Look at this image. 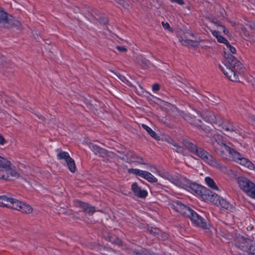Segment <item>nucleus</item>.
Instances as JSON below:
<instances>
[{
  "mask_svg": "<svg viewBox=\"0 0 255 255\" xmlns=\"http://www.w3.org/2000/svg\"><path fill=\"white\" fill-rule=\"evenodd\" d=\"M195 154L205 162L213 167L218 169H221L222 168V164L214 157L212 155L202 148L199 147Z\"/></svg>",
  "mask_w": 255,
  "mask_h": 255,
  "instance_id": "nucleus-6",
  "label": "nucleus"
},
{
  "mask_svg": "<svg viewBox=\"0 0 255 255\" xmlns=\"http://www.w3.org/2000/svg\"><path fill=\"white\" fill-rule=\"evenodd\" d=\"M3 160H6V159L2 158L1 159V161H0V175H5L7 174V171H4L5 168H4V165H3L1 163H3ZM0 179H2V178L0 177Z\"/></svg>",
  "mask_w": 255,
  "mask_h": 255,
  "instance_id": "nucleus-36",
  "label": "nucleus"
},
{
  "mask_svg": "<svg viewBox=\"0 0 255 255\" xmlns=\"http://www.w3.org/2000/svg\"><path fill=\"white\" fill-rule=\"evenodd\" d=\"M169 142L174 146L176 147L178 152L181 151L182 150V147L180 146L178 143L175 142L174 140L171 139L169 141Z\"/></svg>",
  "mask_w": 255,
  "mask_h": 255,
  "instance_id": "nucleus-38",
  "label": "nucleus"
},
{
  "mask_svg": "<svg viewBox=\"0 0 255 255\" xmlns=\"http://www.w3.org/2000/svg\"><path fill=\"white\" fill-rule=\"evenodd\" d=\"M100 253L103 255H113L115 253V251L112 248L103 247L100 249Z\"/></svg>",
  "mask_w": 255,
  "mask_h": 255,
  "instance_id": "nucleus-27",
  "label": "nucleus"
},
{
  "mask_svg": "<svg viewBox=\"0 0 255 255\" xmlns=\"http://www.w3.org/2000/svg\"><path fill=\"white\" fill-rule=\"evenodd\" d=\"M202 116V118L201 119H203L206 123L204 124L210 126L211 128V126L212 124L217 125L218 121H219L218 118L221 117L220 116H216L215 114L211 111H205L202 114H201ZM211 128H210V130Z\"/></svg>",
  "mask_w": 255,
  "mask_h": 255,
  "instance_id": "nucleus-10",
  "label": "nucleus"
},
{
  "mask_svg": "<svg viewBox=\"0 0 255 255\" xmlns=\"http://www.w3.org/2000/svg\"><path fill=\"white\" fill-rule=\"evenodd\" d=\"M14 198L5 195L0 196V207L10 208Z\"/></svg>",
  "mask_w": 255,
  "mask_h": 255,
  "instance_id": "nucleus-17",
  "label": "nucleus"
},
{
  "mask_svg": "<svg viewBox=\"0 0 255 255\" xmlns=\"http://www.w3.org/2000/svg\"><path fill=\"white\" fill-rule=\"evenodd\" d=\"M226 46L227 47V48L229 49V50L230 51V52L233 53V54H235L236 53V50L235 49V47H233L231 45H230V44L229 43V42H228L227 44H226Z\"/></svg>",
  "mask_w": 255,
  "mask_h": 255,
  "instance_id": "nucleus-42",
  "label": "nucleus"
},
{
  "mask_svg": "<svg viewBox=\"0 0 255 255\" xmlns=\"http://www.w3.org/2000/svg\"><path fill=\"white\" fill-rule=\"evenodd\" d=\"M170 0L172 2H175L180 5H183L184 4V2L183 0Z\"/></svg>",
  "mask_w": 255,
  "mask_h": 255,
  "instance_id": "nucleus-48",
  "label": "nucleus"
},
{
  "mask_svg": "<svg viewBox=\"0 0 255 255\" xmlns=\"http://www.w3.org/2000/svg\"><path fill=\"white\" fill-rule=\"evenodd\" d=\"M184 204H182L180 201L174 202L170 205L171 208L177 212H178L181 214L183 211L184 210L183 208H185Z\"/></svg>",
  "mask_w": 255,
  "mask_h": 255,
  "instance_id": "nucleus-18",
  "label": "nucleus"
},
{
  "mask_svg": "<svg viewBox=\"0 0 255 255\" xmlns=\"http://www.w3.org/2000/svg\"><path fill=\"white\" fill-rule=\"evenodd\" d=\"M11 209L25 214H30L33 212V208L31 206L16 199H14Z\"/></svg>",
  "mask_w": 255,
  "mask_h": 255,
  "instance_id": "nucleus-9",
  "label": "nucleus"
},
{
  "mask_svg": "<svg viewBox=\"0 0 255 255\" xmlns=\"http://www.w3.org/2000/svg\"><path fill=\"white\" fill-rule=\"evenodd\" d=\"M160 89V85L157 83H155L152 85V90L154 91H158Z\"/></svg>",
  "mask_w": 255,
  "mask_h": 255,
  "instance_id": "nucleus-47",
  "label": "nucleus"
},
{
  "mask_svg": "<svg viewBox=\"0 0 255 255\" xmlns=\"http://www.w3.org/2000/svg\"><path fill=\"white\" fill-rule=\"evenodd\" d=\"M183 114V119L191 125L206 133L210 132V127L202 121V116L200 113L195 110L190 109Z\"/></svg>",
  "mask_w": 255,
  "mask_h": 255,
  "instance_id": "nucleus-2",
  "label": "nucleus"
},
{
  "mask_svg": "<svg viewBox=\"0 0 255 255\" xmlns=\"http://www.w3.org/2000/svg\"><path fill=\"white\" fill-rule=\"evenodd\" d=\"M96 212L95 208L94 206H91L89 205L88 208L87 209V210L85 213H86L88 214H93L94 213Z\"/></svg>",
  "mask_w": 255,
  "mask_h": 255,
  "instance_id": "nucleus-40",
  "label": "nucleus"
},
{
  "mask_svg": "<svg viewBox=\"0 0 255 255\" xmlns=\"http://www.w3.org/2000/svg\"><path fill=\"white\" fill-rule=\"evenodd\" d=\"M141 254H142V255H154V254L149 252L146 249H142V250H141Z\"/></svg>",
  "mask_w": 255,
  "mask_h": 255,
  "instance_id": "nucleus-45",
  "label": "nucleus"
},
{
  "mask_svg": "<svg viewBox=\"0 0 255 255\" xmlns=\"http://www.w3.org/2000/svg\"><path fill=\"white\" fill-rule=\"evenodd\" d=\"M0 24H2L4 27L10 28L12 27L16 28L18 29H22L21 23L15 19L12 16L4 11L3 9L0 7Z\"/></svg>",
  "mask_w": 255,
  "mask_h": 255,
  "instance_id": "nucleus-3",
  "label": "nucleus"
},
{
  "mask_svg": "<svg viewBox=\"0 0 255 255\" xmlns=\"http://www.w3.org/2000/svg\"><path fill=\"white\" fill-rule=\"evenodd\" d=\"M127 162L129 163H133L134 164H144L146 163L144 162V159L137 155L135 153L133 152H129L127 153Z\"/></svg>",
  "mask_w": 255,
  "mask_h": 255,
  "instance_id": "nucleus-12",
  "label": "nucleus"
},
{
  "mask_svg": "<svg viewBox=\"0 0 255 255\" xmlns=\"http://www.w3.org/2000/svg\"><path fill=\"white\" fill-rule=\"evenodd\" d=\"M183 209L181 215L190 218L195 225L203 229L208 228V224L205 220L189 207L185 205V208H183Z\"/></svg>",
  "mask_w": 255,
  "mask_h": 255,
  "instance_id": "nucleus-5",
  "label": "nucleus"
},
{
  "mask_svg": "<svg viewBox=\"0 0 255 255\" xmlns=\"http://www.w3.org/2000/svg\"><path fill=\"white\" fill-rule=\"evenodd\" d=\"M131 189L134 195L138 197L145 198L147 195V191L142 189L136 183L132 184Z\"/></svg>",
  "mask_w": 255,
  "mask_h": 255,
  "instance_id": "nucleus-16",
  "label": "nucleus"
},
{
  "mask_svg": "<svg viewBox=\"0 0 255 255\" xmlns=\"http://www.w3.org/2000/svg\"><path fill=\"white\" fill-rule=\"evenodd\" d=\"M248 253L250 255H255V243H253L250 245Z\"/></svg>",
  "mask_w": 255,
  "mask_h": 255,
  "instance_id": "nucleus-39",
  "label": "nucleus"
},
{
  "mask_svg": "<svg viewBox=\"0 0 255 255\" xmlns=\"http://www.w3.org/2000/svg\"><path fill=\"white\" fill-rule=\"evenodd\" d=\"M77 205L82 209L83 212H85L89 206V204L87 203L77 200L76 201Z\"/></svg>",
  "mask_w": 255,
  "mask_h": 255,
  "instance_id": "nucleus-33",
  "label": "nucleus"
},
{
  "mask_svg": "<svg viewBox=\"0 0 255 255\" xmlns=\"http://www.w3.org/2000/svg\"><path fill=\"white\" fill-rule=\"evenodd\" d=\"M1 164L4 166V171H7L6 175H0V177H1L3 180L11 181L15 178H18L19 177L18 172L10 166V161L7 160H3V163H1Z\"/></svg>",
  "mask_w": 255,
  "mask_h": 255,
  "instance_id": "nucleus-8",
  "label": "nucleus"
},
{
  "mask_svg": "<svg viewBox=\"0 0 255 255\" xmlns=\"http://www.w3.org/2000/svg\"><path fill=\"white\" fill-rule=\"evenodd\" d=\"M57 151L58 152L57 157L59 160L64 159L66 162L70 158H71L69 154L66 151H62L59 149H57Z\"/></svg>",
  "mask_w": 255,
  "mask_h": 255,
  "instance_id": "nucleus-23",
  "label": "nucleus"
},
{
  "mask_svg": "<svg viewBox=\"0 0 255 255\" xmlns=\"http://www.w3.org/2000/svg\"><path fill=\"white\" fill-rule=\"evenodd\" d=\"M250 196L255 198V184H254L251 190L248 194Z\"/></svg>",
  "mask_w": 255,
  "mask_h": 255,
  "instance_id": "nucleus-41",
  "label": "nucleus"
},
{
  "mask_svg": "<svg viewBox=\"0 0 255 255\" xmlns=\"http://www.w3.org/2000/svg\"><path fill=\"white\" fill-rule=\"evenodd\" d=\"M162 25L165 29H168L170 31H172V29L170 27V25L168 23H164V22H162Z\"/></svg>",
  "mask_w": 255,
  "mask_h": 255,
  "instance_id": "nucleus-43",
  "label": "nucleus"
},
{
  "mask_svg": "<svg viewBox=\"0 0 255 255\" xmlns=\"http://www.w3.org/2000/svg\"><path fill=\"white\" fill-rule=\"evenodd\" d=\"M142 127L148 132V133L153 138L157 140H160V136L157 135L155 131L147 126L142 124Z\"/></svg>",
  "mask_w": 255,
  "mask_h": 255,
  "instance_id": "nucleus-24",
  "label": "nucleus"
},
{
  "mask_svg": "<svg viewBox=\"0 0 255 255\" xmlns=\"http://www.w3.org/2000/svg\"><path fill=\"white\" fill-rule=\"evenodd\" d=\"M250 26L251 28L254 29L255 30V23H252L250 25Z\"/></svg>",
  "mask_w": 255,
  "mask_h": 255,
  "instance_id": "nucleus-52",
  "label": "nucleus"
},
{
  "mask_svg": "<svg viewBox=\"0 0 255 255\" xmlns=\"http://www.w3.org/2000/svg\"><path fill=\"white\" fill-rule=\"evenodd\" d=\"M66 163L70 172L73 173H75L76 170V166L74 159L71 157L66 161Z\"/></svg>",
  "mask_w": 255,
  "mask_h": 255,
  "instance_id": "nucleus-25",
  "label": "nucleus"
},
{
  "mask_svg": "<svg viewBox=\"0 0 255 255\" xmlns=\"http://www.w3.org/2000/svg\"><path fill=\"white\" fill-rule=\"evenodd\" d=\"M141 177L145 179L150 182L154 183L157 181V179L153 175L150 173L145 171H143Z\"/></svg>",
  "mask_w": 255,
  "mask_h": 255,
  "instance_id": "nucleus-21",
  "label": "nucleus"
},
{
  "mask_svg": "<svg viewBox=\"0 0 255 255\" xmlns=\"http://www.w3.org/2000/svg\"><path fill=\"white\" fill-rule=\"evenodd\" d=\"M107 22V20L106 19L104 22V24H106Z\"/></svg>",
  "mask_w": 255,
  "mask_h": 255,
  "instance_id": "nucleus-53",
  "label": "nucleus"
},
{
  "mask_svg": "<svg viewBox=\"0 0 255 255\" xmlns=\"http://www.w3.org/2000/svg\"><path fill=\"white\" fill-rule=\"evenodd\" d=\"M217 142V145L216 146V152L218 154L223 157H225L228 154L229 157L231 158L235 155H238L237 151L233 148L226 144L223 142Z\"/></svg>",
  "mask_w": 255,
  "mask_h": 255,
  "instance_id": "nucleus-7",
  "label": "nucleus"
},
{
  "mask_svg": "<svg viewBox=\"0 0 255 255\" xmlns=\"http://www.w3.org/2000/svg\"><path fill=\"white\" fill-rule=\"evenodd\" d=\"M128 172L129 174H133L134 175L141 177L143 171L138 169L129 168L128 170Z\"/></svg>",
  "mask_w": 255,
  "mask_h": 255,
  "instance_id": "nucleus-34",
  "label": "nucleus"
},
{
  "mask_svg": "<svg viewBox=\"0 0 255 255\" xmlns=\"http://www.w3.org/2000/svg\"><path fill=\"white\" fill-rule=\"evenodd\" d=\"M3 157H1V156H0V161H1V159Z\"/></svg>",
  "mask_w": 255,
  "mask_h": 255,
  "instance_id": "nucleus-54",
  "label": "nucleus"
},
{
  "mask_svg": "<svg viewBox=\"0 0 255 255\" xmlns=\"http://www.w3.org/2000/svg\"><path fill=\"white\" fill-rule=\"evenodd\" d=\"M237 154L238 155H234V156H233V158H232L233 160L236 161L242 165L248 167L249 169H252L254 168L253 163L248 159L243 157L242 155L238 151H237Z\"/></svg>",
  "mask_w": 255,
  "mask_h": 255,
  "instance_id": "nucleus-13",
  "label": "nucleus"
},
{
  "mask_svg": "<svg viewBox=\"0 0 255 255\" xmlns=\"http://www.w3.org/2000/svg\"><path fill=\"white\" fill-rule=\"evenodd\" d=\"M5 57L1 54H0V68H2L5 62Z\"/></svg>",
  "mask_w": 255,
  "mask_h": 255,
  "instance_id": "nucleus-44",
  "label": "nucleus"
},
{
  "mask_svg": "<svg viewBox=\"0 0 255 255\" xmlns=\"http://www.w3.org/2000/svg\"><path fill=\"white\" fill-rule=\"evenodd\" d=\"M109 240L113 244H117L118 246L123 245V242L116 237H110Z\"/></svg>",
  "mask_w": 255,
  "mask_h": 255,
  "instance_id": "nucleus-35",
  "label": "nucleus"
},
{
  "mask_svg": "<svg viewBox=\"0 0 255 255\" xmlns=\"http://www.w3.org/2000/svg\"><path fill=\"white\" fill-rule=\"evenodd\" d=\"M215 23L217 25V26H220V27H222V30H223V32H224L225 34H226V32L227 33V32H228V31L226 30V27H225V26L224 25H221V24H219V23H218V22H216Z\"/></svg>",
  "mask_w": 255,
  "mask_h": 255,
  "instance_id": "nucleus-49",
  "label": "nucleus"
},
{
  "mask_svg": "<svg viewBox=\"0 0 255 255\" xmlns=\"http://www.w3.org/2000/svg\"><path fill=\"white\" fill-rule=\"evenodd\" d=\"M253 243L249 239L244 237H240L236 240V246L241 250L249 252V248L251 244Z\"/></svg>",
  "mask_w": 255,
  "mask_h": 255,
  "instance_id": "nucleus-15",
  "label": "nucleus"
},
{
  "mask_svg": "<svg viewBox=\"0 0 255 255\" xmlns=\"http://www.w3.org/2000/svg\"><path fill=\"white\" fill-rule=\"evenodd\" d=\"M195 192L197 194L199 195L203 200L210 201L216 206H218V204H219L221 199V197L217 194L213 193L208 189L201 186H197Z\"/></svg>",
  "mask_w": 255,
  "mask_h": 255,
  "instance_id": "nucleus-4",
  "label": "nucleus"
},
{
  "mask_svg": "<svg viewBox=\"0 0 255 255\" xmlns=\"http://www.w3.org/2000/svg\"><path fill=\"white\" fill-rule=\"evenodd\" d=\"M132 253L136 255H142V254H141V251L139 252H137L136 251H133Z\"/></svg>",
  "mask_w": 255,
  "mask_h": 255,
  "instance_id": "nucleus-51",
  "label": "nucleus"
},
{
  "mask_svg": "<svg viewBox=\"0 0 255 255\" xmlns=\"http://www.w3.org/2000/svg\"><path fill=\"white\" fill-rule=\"evenodd\" d=\"M92 148L96 154H99L100 156H104L107 154L106 150L96 145L92 144Z\"/></svg>",
  "mask_w": 255,
  "mask_h": 255,
  "instance_id": "nucleus-22",
  "label": "nucleus"
},
{
  "mask_svg": "<svg viewBox=\"0 0 255 255\" xmlns=\"http://www.w3.org/2000/svg\"><path fill=\"white\" fill-rule=\"evenodd\" d=\"M6 142V140L0 134V145H3Z\"/></svg>",
  "mask_w": 255,
  "mask_h": 255,
  "instance_id": "nucleus-50",
  "label": "nucleus"
},
{
  "mask_svg": "<svg viewBox=\"0 0 255 255\" xmlns=\"http://www.w3.org/2000/svg\"><path fill=\"white\" fill-rule=\"evenodd\" d=\"M168 179L177 186H181L182 185V182L177 176H169Z\"/></svg>",
  "mask_w": 255,
  "mask_h": 255,
  "instance_id": "nucleus-32",
  "label": "nucleus"
},
{
  "mask_svg": "<svg viewBox=\"0 0 255 255\" xmlns=\"http://www.w3.org/2000/svg\"><path fill=\"white\" fill-rule=\"evenodd\" d=\"M157 238L161 240L165 241L168 239V235L160 231V233H159V235L158 236Z\"/></svg>",
  "mask_w": 255,
  "mask_h": 255,
  "instance_id": "nucleus-37",
  "label": "nucleus"
},
{
  "mask_svg": "<svg viewBox=\"0 0 255 255\" xmlns=\"http://www.w3.org/2000/svg\"><path fill=\"white\" fill-rule=\"evenodd\" d=\"M205 181L207 185L212 189L216 190H218V187L214 182V180L211 178L208 177H206Z\"/></svg>",
  "mask_w": 255,
  "mask_h": 255,
  "instance_id": "nucleus-29",
  "label": "nucleus"
},
{
  "mask_svg": "<svg viewBox=\"0 0 255 255\" xmlns=\"http://www.w3.org/2000/svg\"><path fill=\"white\" fill-rule=\"evenodd\" d=\"M217 206H221L223 208L228 210H231L232 209V205L228 202L222 198Z\"/></svg>",
  "mask_w": 255,
  "mask_h": 255,
  "instance_id": "nucleus-30",
  "label": "nucleus"
},
{
  "mask_svg": "<svg viewBox=\"0 0 255 255\" xmlns=\"http://www.w3.org/2000/svg\"><path fill=\"white\" fill-rule=\"evenodd\" d=\"M147 229L151 234L155 236L158 237L159 235V233H160L161 230L157 228L148 226Z\"/></svg>",
  "mask_w": 255,
  "mask_h": 255,
  "instance_id": "nucleus-31",
  "label": "nucleus"
},
{
  "mask_svg": "<svg viewBox=\"0 0 255 255\" xmlns=\"http://www.w3.org/2000/svg\"><path fill=\"white\" fill-rule=\"evenodd\" d=\"M219 68L230 80L234 82L239 80V74L244 73L245 70L242 63L231 54H227L224 65H220Z\"/></svg>",
  "mask_w": 255,
  "mask_h": 255,
  "instance_id": "nucleus-1",
  "label": "nucleus"
},
{
  "mask_svg": "<svg viewBox=\"0 0 255 255\" xmlns=\"http://www.w3.org/2000/svg\"><path fill=\"white\" fill-rule=\"evenodd\" d=\"M211 32L213 36H214L217 39L218 42L224 43L226 45L229 42V41L225 38L223 37L222 36L219 34L218 31L216 30H212Z\"/></svg>",
  "mask_w": 255,
  "mask_h": 255,
  "instance_id": "nucleus-26",
  "label": "nucleus"
},
{
  "mask_svg": "<svg viewBox=\"0 0 255 255\" xmlns=\"http://www.w3.org/2000/svg\"><path fill=\"white\" fill-rule=\"evenodd\" d=\"M219 121L217 125L221 126L222 128L227 132H236V128L228 120H224L222 117L218 118Z\"/></svg>",
  "mask_w": 255,
  "mask_h": 255,
  "instance_id": "nucleus-11",
  "label": "nucleus"
},
{
  "mask_svg": "<svg viewBox=\"0 0 255 255\" xmlns=\"http://www.w3.org/2000/svg\"><path fill=\"white\" fill-rule=\"evenodd\" d=\"M116 48L120 52H126L127 51V49L124 46H117Z\"/></svg>",
  "mask_w": 255,
  "mask_h": 255,
  "instance_id": "nucleus-46",
  "label": "nucleus"
},
{
  "mask_svg": "<svg viewBox=\"0 0 255 255\" xmlns=\"http://www.w3.org/2000/svg\"><path fill=\"white\" fill-rule=\"evenodd\" d=\"M184 204H182L180 201L174 202L170 205L171 208L177 212H178L181 214L183 211L184 210L183 208H185Z\"/></svg>",
  "mask_w": 255,
  "mask_h": 255,
  "instance_id": "nucleus-19",
  "label": "nucleus"
},
{
  "mask_svg": "<svg viewBox=\"0 0 255 255\" xmlns=\"http://www.w3.org/2000/svg\"><path fill=\"white\" fill-rule=\"evenodd\" d=\"M136 62L139 64L141 63L142 65L145 67H148L150 64L149 61L141 55L136 57Z\"/></svg>",
  "mask_w": 255,
  "mask_h": 255,
  "instance_id": "nucleus-28",
  "label": "nucleus"
},
{
  "mask_svg": "<svg viewBox=\"0 0 255 255\" xmlns=\"http://www.w3.org/2000/svg\"><path fill=\"white\" fill-rule=\"evenodd\" d=\"M238 183L240 188L247 194L250 192L254 184L250 180L243 177L238 178Z\"/></svg>",
  "mask_w": 255,
  "mask_h": 255,
  "instance_id": "nucleus-14",
  "label": "nucleus"
},
{
  "mask_svg": "<svg viewBox=\"0 0 255 255\" xmlns=\"http://www.w3.org/2000/svg\"><path fill=\"white\" fill-rule=\"evenodd\" d=\"M184 144L185 146L192 153L194 154L196 153L198 149L199 148L196 145L193 144L192 142L184 140Z\"/></svg>",
  "mask_w": 255,
  "mask_h": 255,
  "instance_id": "nucleus-20",
  "label": "nucleus"
}]
</instances>
